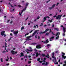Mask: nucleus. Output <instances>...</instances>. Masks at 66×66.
<instances>
[{"instance_id":"obj_1","label":"nucleus","mask_w":66,"mask_h":66,"mask_svg":"<svg viewBox=\"0 0 66 66\" xmlns=\"http://www.w3.org/2000/svg\"><path fill=\"white\" fill-rule=\"evenodd\" d=\"M61 27L63 28V30L64 33L62 34V35L63 36H65V32H66V29L65 28V27H64L63 25H61Z\"/></svg>"},{"instance_id":"obj_2","label":"nucleus","mask_w":66,"mask_h":66,"mask_svg":"<svg viewBox=\"0 0 66 66\" xmlns=\"http://www.w3.org/2000/svg\"><path fill=\"white\" fill-rule=\"evenodd\" d=\"M42 55L43 57H45V56H46V57L47 58H49V54H47V55H45V54H42Z\"/></svg>"},{"instance_id":"obj_3","label":"nucleus","mask_w":66,"mask_h":66,"mask_svg":"<svg viewBox=\"0 0 66 66\" xmlns=\"http://www.w3.org/2000/svg\"><path fill=\"white\" fill-rule=\"evenodd\" d=\"M11 52L12 54H13L14 55V54H17V52L16 51L15 52V51L12 50L11 51Z\"/></svg>"},{"instance_id":"obj_4","label":"nucleus","mask_w":66,"mask_h":66,"mask_svg":"<svg viewBox=\"0 0 66 66\" xmlns=\"http://www.w3.org/2000/svg\"><path fill=\"white\" fill-rule=\"evenodd\" d=\"M62 16V15H58L57 17L56 16V19H61V17Z\"/></svg>"},{"instance_id":"obj_5","label":"nucleus","mask_w":66,"mask_h":66,"mask_svg":"<svg viewBox=\"0 0 66 66\" xmlns=\"http://www.w3.org/2000/svg\"><path fill=\"white\" fill-rule=\"evenodd\" d=\"M26 52H27V53L28 54L29 53V52L27 51H30V52H32V51H33L32 50H28V49H26Z\"/></svg>"},{"instance_id":"obj_6","label":"nucleus","mask_w":66,"mask_h":66,"mask_svg":"<svg viewBox=\"0 0 66 66\" xmlns=\"http://www.w3.org/2000/svg\"><path fill=\"white\" fill-rule=\"evenodd\" d=\"M31 37V36H27L26 39V40H29V39Z\"/></svg>"},{"instance_id":"obj_7","label":"nucleus","mask_w":66,"mask_h":66,"mask_svg":"<svg viewBox=\"0 0 66 66\" xmlns=\"http://www.w3.org/2000/svg\"><path fill=\"white\" fill-rule=\"evenodd\" d=\"M54 60L55 62L54 63L55 64H58V63L57 62H56V58L55 57L54 59Z\"/></svg>"},{"instance_id":"obj_8","label":"nucleus","mask_w":66,"mask_h":66,"mask_svg":"<svg viewBox=\"0 0 66 66\" xmlns=\"http://www.w3.org/2000/svg\"><path fill=\"white\" fill-rule=\"evenodd\" d=\"M5 32V31H2L1 34V35H2V36H3V35H4V33Z\"/></svg>"},{"instance_id":"obj_9","label":"nucleus","mask_w":66,"mask_h":66,"mask_svg":"<svg viewBox=\"0 0 66 66\" xmlns=\"http://www.w3.org/2000/svg\"><path fill=\"white\" fill-rule=\"evenodd\" d=\"M48 64H49V63L47 62H46L45 63H42V65H47Z\"/></svg>"},{"instance_id":"obj_10","label":"nucleus","mask_w":66,"mask_h":66,"mask_svg":"<svg viewBox=\"0 0 66 66\" xmlns=\"http://www.w3.org/2000/svg\"><path fill=\"white\" fill-rule=\"evenodd\" d=\"M49 42V41L47 39L46 40V41H44V43L45 44H47V43H48Z\"/></svg>"},{"instance_id":"obj_11","label":"nucleus","mask_w":66,"mask_h":66,"mask_svg":"<svg viewBox=\"0 0 66 66\" xmlns=\"http://www.w3.org/2000/svg\"><path fill=\"white\" fill-rule=\"evenodd\" d=\"M36 48L37 49H40L41 48V47H40V46L39 45H38L36 47Z\"/></svg>"},{"instance_id":"obj_12","label":"nucleus","mask_w":66,"mask_h":66,"mask_svg":"<svg viewBox=\"0 0 66 66\" xmlns=\"http://www.w3.org/2000/svg\"><path fill=\"white\" fill-rule=\"evenodd\" d=\"M18 31H14V34H15V35H17L18 34Z\"/></svg>"},{"instance_id":"obj_13","label":"nucleus","mask_w":66,"mask_h":66,"mask_svg":"<svg viewBox=\"0 0 66 66\" xmlns=\"http://www.w3.org/2000/svg\"><path fill=\"white\" fill-rule=\"evenodd\" d=\"M60 32H57V33H56V36H58V35H60Z\"/></svg>"},{"instance_id":"obj_14","label":"nucleus","mask_w":66,"mask_h":66,"mask_svg":"<svg viewBox=\"0 0 66 66\" xmlns=\"http://www.w3.org/2000/svg\"><path fill=\"white\" fill-rule=\"evenodd\" d=\"M46 32V31H44L43 32H42V31H40L39 32V34H44V33H45Z\"/></svg>"},{"instance_id":"obj_15","label":"nucleus","mask_w":66,"mask_h":66,"mask_svg":"<svg viewBox=\"0 0 66 66\" xmlns=\"http://www.w3.org/2000/svg\"><path fill=\"white\" fill-rule=\"evenodd\" d=\"M21 55L20 56V57H21V56H24V55L23 54V53H21Z\"/></svg>"},{"instance_id":"obj_16","label":"nucleus","mask_w":66,"mask_h":66,"mask_svg":"<svg viewBox=\"0 0 66 66\" xmlns=\"http://www.w3.org/2000/svg\"><path fill=\"white\" fill-rule=\"evenodd\" d=\"M27 7V6H26L25 8L22 10V11L23 12V11H26V9Z\"/></svg>"},{"instance_id":"obj_17","label":"nucleus","mask_w":66,"mask_h":66,"mask_svg":"<svg viewBox=\"0 0 66 66\" xmlns=\"http://www.w3.org/2000/svg\"><path fill=\"white\" fill-rule=\"evenodd\" d=\"M27 7V6H26L25 8L22 10V11L23 12V11H26V9Z\"/></svg>"},{"instance_id":"obj_18","label":"nucleus","mask_w":66,"mask_h":66,"mask_svg":"<svg viewBox=\"0 0 66 66\" xmlns=\"http://www.w3.org/2000/svg\"><path fill=\"white\" fill-rule=\"evenodd\" d=\"M54 38V37H53V36L51 38H50V41H52V40H51V39H53Z\"/></svg>"},{"instance_id":"obj_19","label":"nucleus","mask_w":66,"mask_h":66,"mask_svg":"<svg viewBox=\"0 0 66 66\" xmlns=\"http://www.w3.org/2000/svg\"><path fill=\"white\" fill-rule=\"evenodd\" d=\"M54 30H55L57 31H59V29L58 28H54Z\"/></svg>"},{"instance_id":"obj_20","label":"nucleus","mask_w":66,"mask_h":66,"mask_svg":"<svg viewBox=\"0 0 66 66\" xmlns=\"http://www.w3.org/2000/svg\"><path fill=\"white\" fill-rule=\"evenodd\" d=\"M56 4H54L52 6V8H54V7L55 6Z\"/></svg>"},{"instance_id":"obj_21","label":"nucleus","mask_w":66,"mask_h":66,"mask_svg":"<svg viewBox=\"0 0 66 66\" xmlns=\"http://www.w3.org/2000/svg\"><path fill=\"white\" fill-rule=\"evenodd\" d=\"M62 54H63V55H62V57H63V56L65 55V53L62 52Z\"/></svg>"},{"instance_id":"obj_22","label":"nucleus","mask_w":66,"mask_h":66,"mask_svg":"<svg viewBox=\"0 0 66 66\" xmlns=\"http://www.w3.org/2000/svg\"><path fill=\"white\" fill-rule=\"evenodd\" d=\"M59 38V35H58L56 37L55 39H58Z\"/></svg>"},{"instance_id":"obj_23","label":"nucleus","mask_w":66,"mask_h":66,"mask_svg":"<svg viewBox=\"0 0 66 66\" xmlns=\"http://www.w3.org/2000/svg\"><path fill=\"white\" fill-rule=\"evenodd\" d=\"M49 30V29L47 28V29H46L45 30V31L44 32H47V31H48Z\"/></svg>"},{"instance_id":"obj_24","label":"nucleus","mask_w":66,"mask_h":66,"mask_svg":"<svg viewBox=\"0 0 66 66\" xmlns=\"http://www.w3.org/2000/svg\"><path fill=\"white\" fill-rule=\"evenodd\" d=\"M47 47H49V46H51V45L50 44H48L47 45Z\"/></svg>"},{"instance_id":"obj_25","label":"nucleus","mask_w":66,"mask_h":66,"mask_svg":"<svg viewBox=\"0 0 66 66\" xmlns=\"http://www.w3.org/2000/svg\"><path fill=\"white\" fill-rule=\"evenodd\" d=\"M36 26L37 27V28H38V25H36V26H34V28H36Z\"/></svg>"},{"instance_id":"obj_26","label":"nucleus","mask_w":66,"mask_h":66,"mask_svg":"<svg viewBox=\"0 0 66 66\" xmlns=\"http://www.w3.org/2000/svg\"><path fill=\"white\" fill-rule=\"evenodd\" d=\"M5 48H6L7 47V46H6V45H7V43H6V42L5 43Z\"/></svg>"},{"instance_id":"obj_27","label":"nucleus","mask_w":66,"mask_h":66,"mask_svg":"<svg viewBox=\"0 0 66 66\" xmlns=\"http://www.w3.org/2000/svg\"><path fill=\"white\" fill-rule=\"evenodd\" d=\"M49 33L47 32V33L45 35H47V36H49Z\"/></svg>"},{"instance_id":"obj_28","label":"nucleus","mask_w":66,"mask_h":66,"mask_svg":"<svg viewBox=\"0 0 66 66\" xmlns=\"http://www.w3.org/2000/svg\"><path fill=\"white\" fill-rule=\"evenodd\" d=\"M29 33H27V34H25V36L26 37L27 36V35H29Z\"/></svg>"},{"instance_id":"obj_29","label":"nucleus","mask_w":66,"mask_h":66,"mask_svg":"<svg viewBox=\"0 0 66 66\" xmlns=\"http://www.w3.org/2000/svg\"><path fill=\"white\" fill-rule=\"evenodd\" d=\"M23 29H24V27H23V26H22L21 28V30H23Z\"/></svg>"},{"instance_id":"obj_30","label":"nucleus","mask_w":66,"mask_h":66,"mask_svg":"<svg viewBox=\"0 0 66 66\" xmlns=\"http://www.w3.org/2000/svg\"><path fill=\"white\" fill-rule=\"evenodd\" d=\"M39 18H40V17H39V16H38V17H37V19H39Z\"/></svg>"},{"instance_id":"obj_31","label":"nucleus","mask_w":66,"mask_h":66,"mask_svg":"<svg viewBox=\"0 0 66 66\" xmlns=\"http://www.w3.org/2000/svg\"><path fill=\"white\" fill-rule=\"evenodd\" d=\"M25 57H26V58H27L28 57V56H27V55H25L24 57V58Z\"/></svg>"},{"instance_id":"obj_32","label":"nucleus","mask_w":66,"mask_h":66,"mask_svg":"<svg viewBox=\"0 0 66 66\" xmlns=\"http://www.w3.org/2000/svg\"><path fill=\"white\" fill-rule=\"evenodd\" d=\"M62 58H63L64 59H65L66 58V56H64V57L63 56V57H62Z\"/></svg>"},{"instance_id":"obj_33","label":"nucleus","mask_w":66,"mask_h":66,"mask_svg":"<svg viewBox=\"0 0 66 66\" xmlns=\"http://www.w3.org/2000/svg\"><path fill=\"white\" fill-rule=\"evenodd\" d=\"M47 18V17H45L44 18V20H47V19H46Z\"/></svg>"},{"instance_id":"obj_34","label":"nucleus","mask_w":66,"mask_h":66,"mask_svg":"<svg viewBox=\"0 0 66 66\" xmlns=\"http://www.w3.org/2000/svg\"><path fill=\"white\" fill-rule=\"evenodd\" d=\"M40 58H38L37 59V61H40Z\"/></svg>"},{"instance_id":"obj_35","label":"nucleus","mask_w":66,"mask_h":66,"mask_svg":"<svg viewBox=\"0 0 66 66\" xmlns=\"http://www.w3.org/2000/svg\"><path fill=\"white\" fill-rule=\"evenodd\" d=\"M52 35H55V34H54L53 33V32H52Z\"/></svg>"},{"instance_id":"obj_36","label":"nucleus","mask_w":66,"mask_h":66,"mask_svg":"<svg viewBox=\"0 0 66 66\" xmlns=\"http://www.w3.org/2000/svg\"><path fill=\"white\" fill-rule=\"evenodd\" d=\"M31 63V61H28V64H29Z\"/></svg>"},{"instance_id":"obj_37","label":"nucleus","mask_w":66,"mask_h":66,"mask_svg":"<svg viewBox=\"0 0 66 66\" xmlns=\"http://www.w3.org/2000/svg\"><path fill=\"white\" fill-rule=\"evenodd\" d=\"M51 32H52V31H51V29H50V31L49 32L51 33Z\"/></svg>"},{"instance_id":"obj_38","label":"nucleus","mask_w":66,"mask_h":66,"mask_svg":"<svg viewBox=\"0 0 66 66\" xmlns=\"http://www.w3.org/2000/svg\"><path fill=\"white\" fill-rule=\"evenodd\" d=\"M55 52V53H59V51Z\"/></svg>"},{"instance_id":"obj_39","label":"nucleus","mask_w":66,"mask_h":66,"mask_svg":"<svg viewBox=\"0 0 66 66\" xmlns=\"http://www.w3.org/2000/svg\"><path fill=\"white\" fill-rule=\"evenodd\" d=\"M14 31H15V30L14 29H13V30H11V32H14Z\"/></svg>"},{"instance_id":"obj_40","label":"nucleus","mask_w":66,"mask_h":66,"mask_svg":"<svg viewBox=\"0 0 66 66\" xmlns=\"http://www.w3.org/2000/svg\"><path fill=\"white\" fill-rule=\"evenodd\" d=\"M37 32V31L35 30V31L34 32V33L35 34Z\"/></svg>"},{"instance_id":"obj_41","label":"nucleus","mask_w":66,"mask_h":66,"mask_svg":"<svg viewBox=\"0 0 66 66\" xmlns=\"http://www.w3.org/2000/svg\"><path fill=\"white\" fill-rule=\"evenodd\" d=\"M28 5V3H26V6H27Z\"/></svg>"},{"instance_id":"obj_42","label":"nucleus","mask_w":66,"mask_h":66,"mask_svg":"<svg viewBox=\"0 0 66 66\" xmlns=\"http://www.w3.org/2000/svg\"><path fill=\"white\" fill-rule=\"evenodd\" d=\"M12 38V37H10L9 39H8V41H10V40H11V39Z\"/></svg>"},{"instance_id":"obj_43","label":"nucleus","mask_w":66,"mask_h":66,"mask_svg":"<svg viewBox=\"0 0 66 66\" xmlns=\"http://www.w3.org/2000/svg\"><path fill=\"white\" fill-rule=\"evenodd\" d=\"M41 24V25H40V26H42L43 25V23H42Z\"/></svg>"},{"instance_id":"obj_44","label":"nucleus","mask_w":66,"mask_h":66,"mask_svg":"<svg viewBox=\"0 0 66 66\" xmlns=\"http://www.w3.org/2000/svg\"><path fill=\"white\" fill-rule=\"evenodd\" d=\"M53 8L52 7H49V9L50 10H51V9H52Z\"/></svg>"},{"instance_id":"obj_45","label":"nucleus","mask_w":66,"mask_h":66,"mask_svg":"<svg viewBox=\"0 0 66 66\" xmlns=\"http://www.w3.org/2000/svg\"><path fill=\"white\" fill-rule=\"evenodd\" d=\"M10 21V20H9L8 21H7V23L9 22V21Z\"/></svg>"},{"instance_id":"obj_46","label":"nucleus","mask_w":66,"mask_h":66,"mask_svg":"<svg viewBox=\"0 0 66 66\" xmlns=\"http://www.w3.org/2000/svg\"><path fill=\"white\" fill-rule=\"evenodd\" d=\"M29 19V17H28L27 18L25 19V20L26 21V20H27L28 19Z\"/></svg>"},{"instance_id":"obj_47","label":"nucleus","mask_w":66,"mask_h":66,"mask_svg":"<svg viewBox=\"0 0 66 66\" xmlns=\"http://www.w3.org/2000/svg\"><path fill=\"white\" fill-rule=\"evenodd\" d=\"M1 61L2 62H3V59L2 58L1 59Z\"/></svg>"},{"instance_id":"obj_48","label":"nucleus","mask_w":66,"mask_h":66,"mask_svg":"<svg viewBox=\"0 0 66 66\" xmlns=\"http://www.w3.org/2000/svg\"><path fill=\"white\" fill-rule=\"evenodd\" d=\"M33 31V30H31L29 32L30 33H32Z\"/></svg>"},{"instance_id":"obj_49","label":"nucleus","mask_w":66,"mask_h":66,"mask_svg":"<svg viewBox=\"0 0 66 66\" xmlns=\"http://www.w3.org/2000/svg\"><path fill=\"white\" fill-rule=\"evenodd\" d=\"M39 63H42V62H43V61H39Z\"/></svg>"},{"instance_id":"obj_50","label":"nucleus","mask_w":66,"mask_h":66,"mask_svg":"<svg viewBox=\"0 0 66 66\" xmlns=\"http://www.w3.org/2000/svg\"><path fill=\"white\" fill-rule=\"evenodd\" d=\"M52 55H53V56L54 55V53L53 52L52 53Z\"/></svg>"},{"instance_id":"obj_51","label":"nucleus","mask_w":66,"mask_h":66,"mask_svg":"<svg viewBox=\"0 0 66 66\" xmlns=\"http://www.w3.org/2000/svg\"><path fill=\"white\" fill-rule=\"evenodd\" d=\"M32 44L33 45H35V44H36V43H32Z\"/></svg>"},{"instance_id":"obj_52","label":"nucleus","mask_w":66,"mask_h":66,"mask_svg":"<svg viewBox=\"0 0 66 66\" xmlns=\"http://www.w3.org/2000/svg\"><path fill=\"white\" fill-rule=\"evenodd\" d=\"M56 17V15H55V16H53V18H55V17Z\"/></svg>"},{"instance_id":"obj_53","label":"nucleus","mask_w":66,"mask_h":66,"mask_svg":"<svg viewBox=\"0 0 66 66\" xmlns=\"http://www.w3.org/2000/svg\"><path fill=\"white\" fill-rule=\"evenodd\" d=\"M60 3H57L56 4V5L57 6V5H59V4Z\"/></svg>"},{"instance_id":"obj_54","label":"nucleus","mask_w":66,"mask_h":66,"mask_svg":"<svg viewBox=\"0 0 66 66\" xmlns=\"http://www.w3.org/2000/svg\"><path fill=\"white\" fill-rule=\"evenodd\" d=\"M52 58H55L54 57V55H52Z\"/></svg>"},{"instance_id":"obj_55","label":"nucleus","mask_w":66,"mask_h":66,"mask_svg":"<svg viewBox=\"0 0 66 66\" xmlns=\"http://www.w3.org/2000/svg\"><path fill=\"white\" fill-rule=\"evenodd\" d=\"M4 37H5L6 36V35H5V34H4Z\"/></svg>"},{"instance_id":"obj_56","label":"nucleus","mask_w":66,"mask_h":66,"mask_svg":"<svg viewBox=\"0 0 66 66\" xmlns=\"http://www.w3.org/2000/svg\"><path fill=\"white\" fill-rule=\"evenodd\" d=\"M52 15V14H50L49 15V16H51Z\"/></svg>"},{"instance_id":"obj_57","label":"nucleus","mask_w":66,"mask_h":66,"mask_svg":"<svg viewBox=\"0 0 66 66\" xmlns=\"http://www.w3.org/2000/svg\"><path fill=\"white\" fill-rule=\"evenodd\" d=\"M13 22V21H12L10 22V23L11 24Z\"/></svg>"},{"instance_id":"obj_58","label":"nucleus","mask_w":66,"mask_h":66,"mask_svg":"<svg viewBox=\"0 0 66 66\" xmlns=\"http://www.w3.org/2000/svg\"><path fill=\"white\" fill-rule=\"evenodd\" d=\"M50 1V0H49V1H47L46 2V3H48V2H49V1Z\"/></svg>"},{"instance_id":"obj_59","label":"nucleus","mask_w":66,"mask_h":66,"mask_svg":"<svg viewBox=\"0 0 66 66\" xmlns=\"http://www.w3.org/2000/svg\"><path fill=\"white\" fill-rule=\"evenodd\" d=\"M44 60H45V61L46 60V58L44 57Z\"/></svg>"},{"instance_id":"obj_60","label":"nucleus","mask_w":66,"mask_h":66,"mask_svg":"<svg viewBox=\"0 0 66 66\" xmlns=\"http://www.w3.org/2000/svg\"><path fill=\"white\" fill-rule=\"evenodd\" d=\"M36 55H38V53L37 52L36 53Z\"/></svg>"},{"instance_id":"obj_61","label":"nucleus","mask_w":66,"mask_h":66,"mask_svg":"<svg viewBox=\"0 0 66 66\" xmlns=\"http://www.w3.org/2000/svg\"><path fill=\"white\" fill-rule=\"evenodd\" d=\"M54 24H53L52 25V27L54 28Z\"/></svg>"},{"instance_id":"obj_62","label":"nucleus","mask_w":66,"mask_h":66,"mask_svg":"<svg viewBox=\"0 0 66 66\" xmlns=\"http://www.w3.org/2000/svg\"><path fill=\"white\" fill-rule=\"evenodd\" d=\"M63 66H66V64H63Z\"/></svg>"},{"instance_id":"obj_63","label":"nucleus","mask_w":66,"mask_h":66,"mask_svg":"<svg viewBox=\"0 0 66 66\" xmlns=\"http://www.w3.org/2000/svg\"><path fill=\"white\" fill-rule=\"evenodd\" d=\"M6 61H7V62H9V60H8L7 59H6Z\"/></svg>"},{"instance_id":"obj_64","label":"nucleus","mask_w":66,"mask_h":66,"mask_svg":"<svg viewBox=\"0 0 66 66\" xmlns=\"http://www.w3.org/2000/svg\"><path fill=\"white\" fill-rule=\"evenodd\" d=\"M48 21H50V22H51V20H48Z\"/></svg>"}]
</instances>
